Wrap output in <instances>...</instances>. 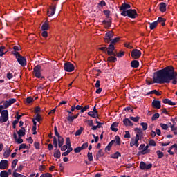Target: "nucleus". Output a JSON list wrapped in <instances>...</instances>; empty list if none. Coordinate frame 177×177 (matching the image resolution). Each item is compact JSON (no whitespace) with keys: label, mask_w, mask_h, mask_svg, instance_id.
Wrapping results in <instances>:
<instances>
[{"label":"nucleus","mask_w":177,"mask_h":177,"mask_svg":"<svg viewBox=\"0 0 177 177\" xmlns=\"http://www.w3.org/2000/svg\"><path fill=\"white\" fill-rule=\"evenodd\" d=\"M104 23L106 27H110V26H111V22L110 21H104Z\"/></svg>","instance_id":"nucleus-61"},{"label":"nucleus","mask_w":177,"mask_h":177,"mask_svg":"<svg viewBox=\"0 0 177 177\" xmlns=\"http://www.w3.org/2000/svg\"><path fill=\"white\" fill-rule=\"evenodd\" d=\"M55 13H56V6H55L54 7H50V10L47 11V15L49 17L53 16Z\"/></svg>","instance_id":"nucleus-15"},{"label":"nucleus","mask_w":177,"mask_h":177,"mask_svg":"<svg viewBox=\"0 0 177 177\" xmlns=\"http://www.w3.org/2000/svg\"><path fill=\"white\" fill-rule=\"evenodd\" d=\"M41 35L44 38H46V37H48V32H46V30H43Z\"/></svg>","instance_id":"nucleus-60"},{"label":"nucleus","mask_w":177,"mask_h":177,"mask_svg":"<svg viewBox=\"0 0 177 177\" xmlns=\"http://www.w3.org/2000/svg\"><path fill=\"white\" fill-rule=\"evenodd\" d=\"M88 160V161H93V156L92 155V153L88 152L87 154Z\"/></svg>","instance_id":"nucleus-40"},{"label":"nucleus","mask_w":177,"mask_h":177,"mask_svg":"<svg viewBox=\"0 0 177 177\" xmlns=\"http://www.w3.org/2000/svg\"><path fill=\"white\" fill-rule=\"evenodd\" d=\"M21 149H27V145L26 144H21L19 146V150H21Z\"/></svg>","instance_id":"nucleus-62"},{"label":"nucleus","mask_w":177,"mask_h":177,"mask_svg":"<svg viewBox=\"0 0 177 177\" xmlns=\"http://www.w3.org/2000/svg\"><path fill=\"white\" fill-rule=\"evenodd\" d=\"M153 167V164H146L145 162H141L140 163V168L142 171H147V169H150Z\"/></svg>","instance_id":"nucleus-7"},{"label":"nucleus","mask_w":177,"mask_h":177,"mask_svg":"<svg viewBox=\"0 0 177 177\" xmlns=\"http://www.w3.org/2000/svg\"><path fill=\"white\" fill-rule=\"evenodd\" d=\"M40 177H52V174L50 173H46V174H41Z\"/></svg>","instance_id":"nucleus-54"},{"label":"nucleus","mask_w":177,"mask_h":177,"mask_svg":"<svg viewBox=\"0 0 177 177\" xmlns=\"http://www.w3.org/2000/svg\"><path fill=\"white\" fill-rule=\"evenodd\" d=\"M64 143V139L62 136L58 137V146L59 147H62Z\"/></svg>","instance_id":"nucleus-28"},{"label":"nucleus","mask_w":177,"mask_h":177,"mask_svg":"<svg viewBox=\"0 0 177 177\" xmlns=\"http://www.w3.org/2000/svg\"><path fill=\"white\" fill-rule=\"evenodd\" d=\"M122 16H128L131 19H136V16H138V13H136V10L129 9L127 11H122Z\"/></svg>","instance_id":"nucleus-3"},{"label":"nucleus","mask_w":177,"mask_h":177,"mask_svg":"<svg viewBox=\"0 0 177 177\" xmlns=\"http://www.w3.org/2000/svg\"><path fill=\"white\" fill-rule=\"evenodd\" d=\"M107 62L109 63H115V62H117V57H115L114 55L110 56L108 57Z\"/></svg>","instance_id":"nucleus-26"},{"label":"nucleus","mask_w":177,"mask_h":177,"mask_svg":"<svg viewBox=\"0 0 177 177\" xmlns=\"http://www.w3.org/2000/svg\"><path fill=\"white\" fill-rule=\"evenodd\" d=\"M42 31H47V30H49V22L46 21L41 26Z\"/></svg>","instance_id":"nucleus-23"},{"label":"nucleus","mask_w":177,"mask_h":177,"mask_svg":"<svg viewBox=\"0 0 177 177\" xmlns=\"http://www.w3.org/2000/svg\"><path fill=\"white\" fill-rule=\"evenodd\" d=\"M88 115H89L90 117H92L93 118H97V113L93 111L88 112Z\"/></svg>","instance_id":"nucleus-32"},{"label":"nucleus","mask_w":177,"mask_h":177,"mask_svg":"<svg viewBox=\"0 0 177 177\" xmlns=\"http://www.w3.org/2000/svg\"><path fill=\"white\" fill-rule=\"evenodd\" d=\"M9 168V161L2 160L0 162V169H8Z\"/></svg>","instance_id":"nucleus-11"},{"label":"nucleus","mask_w":177,"mask_h":177,"mask_svg":"<svg viewBox=\"0 0 177 177\" xmlns=\"http://www.w3.org/2000/svg\"><path fill=\"white\" fill-rule=\"evenodd\" d=\"M53 145L54 147L57 149V139L56 138H53Z\"/></svg>","instance_id":"nucleus-56"},{"label":"nucleus","mask_w":177,"mask_h":177,"mask_svg":"<svg viewBox=\"0 0 177 177\" xmlns=\"http://www.w3.org/2000/svg\"><path fill=\"white\" fill-rule=\"evenodd\" d=\"M74 64H71V62H66L64 64V70L68 73H71L74 71Z\"/></svg>","instance_id":"nucleus-8"},{"label":"nucleus","mask_w":177,"mask_h":177,"mask_svg":"<svg viewBox=\"0 0 177 177\" xmlns=\"http://www.w3.org/2000/svg\"><path fill=\"white\" fill-rule=\"evenodd\" d=\"M7 78L8 80H12V78H13V74L10 73H7Z\"/></svg>","instance_id":"nucleus-58"},{"label":"nucleus","mask_w":177,"mask_h":177,"mask_svg":"<svg viewBox=\"0 0 177 177\" xmlns=\"http://www.w3.org/2000/svg\"><path fill=\"white\" fill-rule=\"evenodd\" d=\"M114 37V33L113 32H108L105 35L104 41L106 44H109L111 41H113V37Z\"/></svg>","instance_id":"nucleus-9"},{"label":"nucleus","mask_w":177,"mask_h":177,"mask_svg":"<svg viewBox=\"0 0 177 177\" xmlns=\"http://www.w3.org/2000/svg\"><path fill=\"white\" fill-rule=\"evenodd\" d=\"M149 146H156V141L154 140H150L149 142Z\"/></svg>","instance_id":"nucleus-48"},{"label":"nucleus","mask_w":177,"mask_h":177,"mask_svg":"<svg viewBox=\"0 0 177 177\" xmlns=\"http://www.w3.org/2000/svg\"><path fill=\"white\" fill-rule=\"evenodd\" d=\"M170 128H171V131H177V126L175 127V126H174V125H171V126L170 127Z\"/></svg>","instance_id":"nucleus-64"},{"label":"nucleus","mask_w":177,"mask_h":177,"mask_svg":"<svg viewBox=\"0 0 177 177\" xmlns=\"http://www.w3.org/2000/svg\"><path fill=\"white\" fill-rule=\"evenodd\" d=\"M158 21V23H160V24L162 25V26H165V19H164V18H162V17H160L158 19V21Z\"/></svg>","instance_id":"nucleus-30"},{"label":"nucleus","mask_w":177,"mask_h":177,"mask_svg":"<svg viewBox=\"0 0 177 177\" xmlns=\"http://www.w3.org/2000/svg\"><path fill=\"white\" fill-rule=\"evenodd\" d=\"M9 120V112L8 110H1V116H0V122L1 124H3V122H6Z\"/></svg>","instance_id":"nucleus-4"},{"label":"nucleus","mask_w":177,"mask_h":177,"mask_svg":"<svg viewBox=\"0 0 177 177\" xmlns=\"http://www.w3.org/2000/svg\"><path fill=\"white\" fill-rule=\"evenodd\" d=\"M148 153H150V149H149V145H147V146L145 145V149L140 151L138 152V154L145 156V154H148Z\"/></svg>","instance_id":"nucleus-14"},{"label":"nucleus","mask_w":177,"mask_h":177,"mask_svg":"<svg viewBox=\"0 0 177 177\" xmlns=\"http://www.w3.org/2000/svg\"><path fill=\"white\" fill-rule=\"evenodd\" d=\"M15 142H16V143H18V145H20V144L23 143V139H21V138L19 137V138H17L15 140Z\"/></svg>","instance_id":"nucleus-52"},{"label":"nucleus","mask_w":177,"mask_h":177,"mask_svg":"<svg viewBox=\"0 0 177 177\" xmlns=\"http://www.w3.org/2000/svg\"><path fill=\"white\" fill-rule=\"evenodd\" d=\"M88 109H89V105H86V106L83 107L82 106V109L80 111V113H85V111H86V110H88Z\"/></svg>","instance_id":"nucleus-44"},{"label":"nucleus","mask_w":177,"mask_h":177,"mask_svg":"<svg viewBox=\"0 0 177 177\" xmlns=\"http://www.w3.org/2000/svg\"><path fill=\"white\" fill-rule=\"evenodd\" d=\"M17 162H19V160L17 159L12 161V165H11L12 169H16V165H17Z\"/></svg>","instance_id":"nucleus-33"},{"label":"nucleus","mask_w":177,"mask_h":177,"mask_svg":"<svg viewBox=\"0 0 177 177\" xmlns=\"http://www.w3.org/2000/svg\"><path fill=\"white\" fill-rule=\"evenodd\" d=\"M6 52L5 51V46H2L0 47V56H3Z\"/></svg>","instance_id":"nucleus-34"},{"label":"nucleus","mask_w":177,"mask_h":177,"mask_svg":"<svg viewBox=\"0 0 177 177\" xmlns=\"http://www.w3.org/2000/svg\"><path fill=\"white\" fill-rule=\"evenodd\" d=\"M158 24V21H156L153 23H151L150 26H149L150 29L151 30H154V28H156V27H157Z\"/></svg>","instance_id":"nucleus-31"},{"label":"nucleus","mask_w":177,"mask_h":177,"mask_svg":"<svg viewBox=\"0 0 177 177\" xmlns=\"http://www.w3.org/2000/svg\"><path fill=\"white\" fill-rule=\"evenodd\" d=\"M160 127L162 129H163L165 131H167V129H168V125L165 124L164 123H161L160 124Z\"/></svg>","instance_id":"nucleus-47"},{"label":"nucleus","mask_w":177,"mask_h":177,"mask_svg":"<svg viewBox=\"0 0 177 177\" xmlns=\"http://www.w3.org/2000/svg\"><path fill=\"white\" fill-rule=\"evenodd\" d=\"M130 120H131V121H133L134 122H138L139 120H140V118L138 116H136V117L131 116Z\"/></svg>","instance_id":"nucleus-37"},{"label":"nucleus","mask_w":177,"mask_h":177,"mask_svg":"<svg viewBox=\"0 0 177 177\" xmlns=\"http://www.w3.org/2000/svg\"><path fill=\"white\" fill-rule=\"evenodd\" d=\"M139 140H140V138H138V137H133L131 138L130 140V147H138L139 146Z\"/></svg>","instance_id":"nucleus-6"},{"label":"nucleus","mask_w":177,"mask_h":177,"mask_svg":"<svg viewBox=\"0 0 177 177\" xmlns=\"http://www.w3.org/2000/svg\"><path fill=\"white\" fill-rule=\"evenodd\" d=\"M156 154L158 156V158H162L164 157V153H162L161 151L158 150L156 151Z\"/></svg>","instance_id":"nucleus-36"},{"label":"nucleus","mask_w":177,"mask_h":177,"mask_svg":"<svg viewBox=\"0 0 177 177\" xmlns=\"http://www.w3.org/2000/svg\"><path fill=\"white\" fill-rule=\"evenodd\" d=\"M82 150V148L81 147H77L74 149L75 153H80Z\"/></svg>","instance_id":"nucleus-55"},{"label":"nucleus","mask_w":177,"mask_h":177,"mask_svg":"<svg viewBox=\"0 0 177 177\" xmlns=\"http://www.w3.org/2000/svg\"><path fill=\"white\" fill-rule=\"evenodd\" d=\"M13 55L14 56H15L18 63H19L21 67H26V66H27V59H26V57L20 55V53H19V52L15 51L13 52Z\"/></svg>","instance_id":"nucleus-2"},{"label":"nucleus","mask_w":177,"mask_h":177,"mask_svg":"<svg viewBox=\"0 0 177 177\" xmlns=\"http://www.w3.org/2000/svg\"><path fill=\"white\" fill-rule=\"evenodd\" d=\"M3 106H4L5 109H8V107H9V106H10V104L9 103L8 101H6L3 104Z\"/></svg>","instance_id":"nucleus-59"},{"label":"nucleus","mask_w":177,"mask_h":177,"mask_svg":"<svg viewBox=\"0 0 177 177\" xmlns=\"http://www.w3.org/2000/svg\"><path fill=\"white\" fill-rule=\"evenodd\" d=\"M32 102H34V99H32V97H28L26 98V103H32Z\"/></svg>","instance_id":"nucleus-49"},{"label":"nucleus","mask_w":177,"mask_h":177,"mask_svg":"<svg viewBox=\"0 0 177 177\" xmlns=\"http://www.w3.org/2000/svg\"><path fill=\"white\" fill-rule=\"evenodd\" d=\"M8 103L10 104V106H12V104H13V103L16 102V99L12 98V99H10L8 100Z\"/></svg>","instance_id":"nucleus-53"},{"label":"nucleus","mask_w":177,"mask_h":177,"mask_svg":"<svg viewBox=\"0 0 177 177\" xmlns=\"http://www.w3.org/2000/svg\"><path fill=\"white\" fill-rule=\"evenodd\" d=\"M135 131L136 132V138H138L139 139H142V136L143 135V131L141 129L136 128Z\"/></svg>","instance_id":"nucleus-16"},{"label":"nucleus","mask_w":177,"mask_h":177,"mask_svg":"<svg viewBox=\"0 0 177 177\" xmlns=\"http://www.w3.org/2000/svg\"><path fill=\"white\" fill-rule=\"evenodd\" d=\"M123 124H124L126 127H132V125H133V123H132V122L129 118L124 119Z\"/></svg>","instance_id":"nucleus-18"},{"label":"nucleus","mask_w":177,"mask_h":177,"mask_svg":"<svg viewBox=\"0 0 177 177\" xmlns=\"http://www.w3.org/2000/svg\"><path fill=\"white\" fill-rule=\"evenodd\" d=\"M66 145L68 146V147H71V142L70 141V138H66Z\"/></svg>","instance_id":"nucleus-45"},{"label":"nucleus","mask_w":177,"mask_h":177,"mask_svg":"<svg viewBox=\"0 0 177 177\" xmlns=\"http://www.w3.org/2000/svg\"><path fill=\"white\" fill-rule=\"evenodd\" d=\"M124 138L126 139H130L131 138V133H129V131H125V135L124 136Z\"/></svg>","instance_id":"nucleus-41"},{"label":"nucleus","mask_w":177,"mask_h":177,"mask_svg":"<svg viewBox=\"0 0 177 177\" xmlns=\"http://www.w3.org/2000/svg\"><path fill=\"white\" fill-rule=\"evenodd\" d=\"M119 157H121V153L118 151L115 152V153L111 155V158H114L115 160H117Z\"/></svg>","instance_id":"nucleus-29"},{"label":"nucleus","mask_w":177,"mask_h":177,"mask_svg":"<svg viewBox=\"0 0 177 177\" xmlns=\"http://www.w3.org/2000/svg\"><path fill=\"white\" fill-rule=\"evenodd\" d=\"M162 102L165 104H169V106H175L176 104L172 101H171L169 99H164Z\"/></svg>","instance_id":"nucleus-20"},{"label":"nucleus","mask_w":177,"mask_h":177,"mask_svg":"<svg viewBox=\"0 0 177 177\" xmlns=\"http://www.w3.org/2000/svg\"><path fill=\"white\" fill-rule=\"evenodd\" d=\"M142 56V53L138 49H133L131 51V57L133 59H139Z\"/></svg>","instance_id":"nucleus-10"},{"label":"nucleus","mask_w":177,"mask_h":177,"mask_svg":"<svg viewBox=\"0 0 177 177\" xmlns=\"http://www.w3.org/2000/svg\"><path fill=\"white\" fill-rule=\"evenodd\" d=\"M120 41L119 37H115L113 39H112V41H111V44L114 45V44Z\"/></svg>","instance_id":"nucleus-42"},{"label":"nucleus","mask_w":177,"mask_h":177,"mask_svg":"<svg viewBox=\"0 0 177 177\" xmlns=\"http://www.w3.org/2000/svg\"><path fill=\"white\" fill-rule=\"evenodd\" d=\"M117 127H118V122H113L111 126V131H113V132H117V131H118Z\"/></svg>","instance_id":"nucleus-24"},{"label":"nucleus","mask_w":177,"mask_h":177,"mask_svg":"<svg viewBox=\"0 0 177 177\" xmlns=\"http://www.w3.org/2000/svg\"><path fill=\"white\" fill-rule=\"evenodd\" d=\"M112 140L115 141V142L113 144L115 146H120V145H121V139L120 138V136H116L115 137V140Z\"/></svg>","instance_id":"nucleus-21"},{"label":"nucleus","mask_w":177,"mask_h":177,"mask_svg":"<svg viewBox=\"0 0 177 177\" xmlns=\"http://www.w3.org/2000/svg\"><path fill=\"white\" fill-rule=\"evenodd\" d=\"M172 81L173 85L177 84V72L174 67L167 66L154 73L153 82L156 84H169Z\"/></svg>","instance_id":"nucleus-1"},{"label":"nucleus","mask_w":177,"mask_h":177,"mask_svg":"<svg viewBox=\"0 0 177 177\" xmlns=\"http://www.w3.org/2000/svg\"><path fill=\"white\" fill-rule=\"evenodd\" d=\"M80 147L82 150H85V149L88 148V142L84 143Z\"/></svg>","instance_id":"nucleus-51"},{"label":"nucleus","mask_w":177,"mask_h":177,"mask_svg":"<svg viewBox=\"0 0 177 177\" xmlns=\"http://www.w3.org/2000/svg\"><path fill=\"white\" fill-rule=\"evenodd\" d=\"M17 133H18L19 138H23V136H24V135H26V129L22 127L21 129H20L17 131Z\"/></svg>","instance_id":"nucleus-19"},{"label":"nucleus","mask_w":177,"mask_h":177,"mask_svg":"<svg viewBox=\"0 0 177 177\" xmlns=\"http://www.w3.org/2000/svg\"><path fill=\"white\" fill-rule=\"evenodd\" d=\"M0 176L1 177H9V176L8 175V171H1Z\"/></svg>","instance_id":"nucleus-38"},{"label":"nucleus","mask_w":177,"mask_h":177,"mask_svg":"<svg viewBox=\"0 0 177 177\" xmlns=\"http://www.w3.org/2000/svg\"><path fill=\"white\" fill-rule=\"evenodd\" d=\"M127 9H131V5L127 4V3H123L120 6V10H122V12H127Z\"/></svg>","instance_id":"nucleus-17"},{"label":"nucleus","mask_w":177,"mask_h":177,"mask_svg":"<svg viewBox=\"0 0 177 177\" xmlns=\"http://www.w3.org/2000/svg\"><path fill=\"white\" fill-rule=\"evenodd\" d=\"M157 118H160V113H155L153 116H152V121H156V120H157Z\"/></svg>","instance_id":"nucleus-39"},{"label":"nucleus","mask_w":177,"mask_h":177,"mask_svg":"<svg viewBox=\"0 0 177 177\" xmlns=\"http://www.w3.org/2000/svg\"><path fill=\"white\" fill-rule=\"evenodd\" d=\"M131 66L133 68H138L139 67V62L137 60H133L131 62Z\"/></svg>","instance_id":"nucleus-25"},{"label":"nucleus","mask_w":177,"mask_h":177,"mask_svg":"<svg viewBox=\"0 0 177 177\" xmlns=\"http://www.w3.org/2000/svg\"><path fill=\"white\" fill-rule=\"evenodd\" d=\"M4 156V158H8V157H9V156H10V151L8 150L6 151L3 153Z\"/></svg>","instance_id":"nucleus-43"},{"label":"nucleus","mask_w":177,"mask_h":177,"mask_svg":"<svg viewBox=\"0 0 177 177\" xmlns=\"http://www.w3.org/2000/svg\"><path fill=\"white\" fill-rule=\"evenodd\" d=\"M138 150H140V151H142V150H145V144H141L138 148Z\"/></svg>","instance_id":"nucleus-63"},{"label":"nucleus","mask_w":177,"mask_h":177,"mask_svg":"<svg viewBox=\"0 0 177 177\" xmlns=\"http://www.w3.org/2000/svg\"><path fill=\"white\" fill-rule=\"evenodd\" d=\"M82 133V128H80L79 130L76 131L75 132V136H80Z\"/></svg>","instance_id":"nucleus-50"},{"label":"nucleus","mask_w":177,"mask_h":177,"mask_svg":"<svg viewBox=\"0 0 177 177\" xmlns=\"http://www.w3.org/2000/svg\"><path fill=\"white\" fill-rule=\"evenodd\" d=\"M13 177H27L23 174H20L16 171H14L12 174Z\"/></svg>","instance_id":"nucleus-35"},{"label":"nucleus","mask_w":177,"mask_h":177,"mask_svg":"<svg viewBox=\"0 0 177 177\" xmlns=\"http://www.w3.org/2000/svg\"><path fill=\"white\" fill-rule=\"evenodd\" d=\"M115 49L113 44L109 45L106 50L107 55L109 56H117V52H115Z\"/></svg>","instance_id":"nucleus-5"},{"label":"nucleus","mask_w":177,"mask_h":177,"mask_svg":"<svg viewBox=\"0 0 177 177\" xmlns=\"http://www.w3.org/2000/svg\"><path fill=\"white\" fill-rule=\"evenodd\" d=\"M34 75L37 78H41V66L37 65L34 68Z\"/></svg>","instance_id":"nucleus-12"},{"label":"nucleus","mask_w":177,"mask_h":177,"mask_svg":"<svg viewBox=\"0 0 177 177\" xmlns=\"http://www.w3.org/2000/svg\"><path fill=\"white\" fill-rule=\"evenodd\" d=\"M159 9L160 12H165L167 10V4H165V3H160Z\"/></svg>","instance_id":"nucleus-22"},{"label":"nucleus","mask_w":177,"mask_h":177,"mask_svg":"<svg viewBox=\"0 0 177 177\" xmlns=\"http://www.w3.org/2000/svg\"><path fill=\"white\" fill-rule=\"evenodd\" d=\"M53 156L55 158H60V157H62V153H60V151H59V150H55Z\"/></svg>","instance_id":"nucleus-27"},{"label":"nucleus","mask_w":177,"mask_h":177,"mask_svg":"<svg viewBox=\"0 0 177 177\" xmlns=\"http://www.w3.org/2000/svg\"><path fill=\"white\" fill-rule=\"evenodd\" d=\"M152 106L153 109H161V102L159 100H153L152 102Z\"/></svg>","instance_id":"nucleus-13"},{"label":"nucleus","mask_w":177,"mask_h":177,"mask_svg":"<svg viewBox=\"0 0 177 177\" xmlns=\"http://www.w3.org/2000/svg\"><path fill=\"white\" fill-rule=\"evenodd\" d=\"M35 120L36 121H37L38 122H39V121H41L42 118H41V115H39V114H37L35 117Z\"/></svg>","instance_id":"nucleus-57"},{"label":"nucleus","mask_w":177,"mask_h":177,"mask_svg":"<svg viewBox=\"0 0 177 177\" xmlns=\"http://www.w3.org/2000/svg\"><path fill=\"white\" fill-rule=\"evenodd\" d=\"M140 125L141 127H142L144 131H146V129H147V123L142 122Z\"/></svg>","instance_id":"nucleus-46"}]
</instances>
